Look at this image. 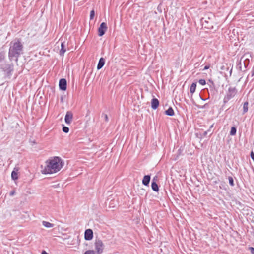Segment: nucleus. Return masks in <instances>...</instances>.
<instances>
[{"label": "nucleus", "mask_w": 254, "mask_h": 254, "mask_svg": "<svg viewBox=\"0 0 254 254\" xmlns=\"http://www.w3.org/2000/svg\"><path fill=\"white\" fill-rule=\"evenodd\" d=\"M46 166L41 171L44 174H53L59 171L64 165V162L59 157H54L46 162Z\"/></svg>", "instance_id": "1"}, {"label": "nucleus", "mask_w": 254, "mask_h": 254, "mask_svg": "<svg viewBox=\"0 0 254 254\" xmlns=\"http://www.w3.org/2000/svg\"><path fill=\"white\" fill-rule=\"evenodd\" d=\"M23 53V45L19 39H14L10 42L8 52L10 60L18 61V57Z\"/></svg>", "instance_id": "2"}, {"label": "nucleus", "mask_w": 254, "mask_h": 254, "mask_svg": "<svg viewBox=\"0 0 254 254\" xmlns=\"http://www.w3.org/2000/svg\"><path fill=\"white\" fill-rule=\"evenodd\" d=\"M238 91L236 87H229L228 91L226 92V94L225 96L223 102L225 104L227 103L230 99L234 98L237 94Z\"/></svg>", "instance_id": "3"}, {"label": "nucleus", "mask_w": 254, "mask_h": 254, "mask_svg": "<svg viewBox=\"0 0 254 254\" xmlns=\"http://www.w3.org/2000/svg\"><path fill=\"white\" fill-rule=\"evenodd\" d=\"M95 248L96 254H101L104 250V244L100 239H97L95 242Z\"/></svg>", "instance_id": "4"}, {"label": "nucleus", "mask_w": 254, "mask_h": 254, "mask_svg": "<svg viewBox=\"0 0 254 254\" xmlns=\"http://www.w3.org/2000/svg\"><path fill=\"white\" fill-rule=\"evenodd\" d=\"M107 24L105 22L101 23L99 27L98 28V35L99 36H102L105 33V32L107 30Z\"/></svg>", "instance_id": "5"}, {"label": "nucleus", "mask_w": 254, "mask_h": 254, "mask_svg": "<svg viewBox=\"0 0 254 254\" xmlns=\"http://www.w3.org/2000/svg\"><path fill=\"white\" fill-rule=\"evenodd\" d=\"M93 232L92 229H88L85 231L84 239L85 240L90 241L93 239Z\"/></svg>", "instance_id": "6"}, {"label": "nucleus", "mask_w": 254, "mask_h": 254, "mask_svg": "<svg viewBox=\"0 0 254 254\" xmlns=\"http://www.w3.org/2000/svg\"><path fill=\"white\" fill-rule=\"evenodd\" d=\"M59 88L62 91H65L66 89L67 81L65 79L62 78L59 81Z\"/></svg>", "instance_id": "7"}, {"label": "nucleus", "mask_w": 254, "mask_h": 254, "mask_svg": "<svg viewBox=\"0 0 254 254\" xmlns=\"http://www.w3.org/2000/svg\"><path fill=\"white\" fill-rule=\"evenodd\" d=\"M73 118V114L71 112L68 111L65 116L64 120L65 122L67 124H70Z\"/></svg>", "instance_id": "8"}, {"label": "nucleus", "mask_w": 254, "mask_h": 254, "mask_svg": "<svg viewBox=\"0 0 254 254\" xmlns=\"http://www.w3.org/2000/svg\"><path fill=\"white\" fill-rule=\"evenodd\" d=\"M151 104V108L155 110L158 108L159 104V102L157 98H154L152 99Z\"/></svg>", "instance_id": "9"}, {"label": "nucleus", "mask_w": 254, "mask_h": 254, "mask_svg": "<svg viewBox=\"0 0 254 254\" xmlns=\"http://www.w3.org/2000/svg\"><path fill=\"white\" fill-rule=\"evenodd\" d=\"M13 70V65L10 64H7L5 67L3 68V70L6 72L8 74H10Z\"/></svg>", "instance_id": "10"}, {"label": "nucleus", "mask_w": 254, "mask_h": 254, "mask_svg": "<svg viewBox=\"0 0 254 254\" xmlns=\"http://www.w3.org/2000/svg\"><path fill=\"white\" fill-rule=\"evenodd\" d=\"M150 181V176L149 175L144 176L142 180V184L145 186H148Z\"/></svg>", "instance_id": "11"}, {"label": "nucleus", "mask_w": 254, "mask_h": 254, "mask_svg": "<svg viewBox=\"0 0 254 254\" xmlns=\"http://www.w3.org/2000/svg\"><path fill=\"white\" fill-rule=\"evenodd\" d=\"M151 188L152 189L156 192H157L159 190L158 186L156 182L155 181V178H154L152 181Z\"/></svg>", "instance_id": "12"}, {"label": "nucleus", "mask_w": 254, "mask_h": 254, "mask_svg": "<svg viewBox=\"0 0 254 254\" xmlns=\"http://www.w3.org/2000/svg\"><path fill=\"white\" fill-rule=\"evenodd\" d=\"M105 64V59L103 58H101L97 64V68L99 70L103 67Z\"/></svg>", "instance_id": "13"}, {"label": "nucleus", "mask_w": 254, "mask_h": 254, "mask_svg": "<svg viewBox=\"0 0 254 254\" xmlns=\"http://www.w3.org/2000/svg\"><path fill=\"white\" fill-rule=\"evenodd\" d=\"M165 114L170 116H173L174 115V112L173 108L172 107H169L165 111Z\"/></svg>", "instance_id": "14"}, {"label": "nucleus", "mask_w": 254, "mask_h": 254, "mask_svg": "<svg viewBox=\"0 0 254 254\" xmlns=\"http://www.w3.org/2000/svg\"><path fill=\"white\" fill-rule=\"evenodd\" d=\"M66 51V48L64 44V43H62L61 44V49L60 51V55H64V53Z\"/></svg>", "instance_id": "15"}, {"label": "nucleus", "mask_w": 254, "mask_h": 254, "mask_svg": "<svg viewBox=\"0 0 254 254\" xmlns=\"http://www.w3.org/2000/svg\"><path fill=\"white\" fill-rule=\"evenodd\" d=\"M43 225L46 228H51L54 226V224L49 222L43 221L42 222Z\"/></svg>", "instance_id": "16"}, {"label": "nucleus", "mask_w": 254, "mask_h": 254, "mask_svg": "<svg viewBox=\"0 0 254 254\" xmlns=\"http://www.w3.org/2000/svg\"><path fill=\"white\" fill-rule=\"evenodd\" d=\"M196 83H192L190 86V92L193 94L196 90Z\"/></svg>", "instance_id": "17"}, {"label": "nucleus", "mask_w": 254, "mask_h": 254, "mask_svg": "<svg viewBox=\"0 0 254 254\" xmlns=\"http://www.w3.org/2000/svg\"><path fill=\"white\" fill-rule=\"evenodd\" d=\"M248 102H245L244 104H243V114H245L246 113H247L248 111Z\"/></svg>", "instance_id": "18"}, {"label": "nucleus", "mask_w": 254, "mask_h": 254, "mask_svg": "<svg viewBox=\"0 0 254 254\" xmlns=\"http://www.w3.org/2000/svg\"><path fill=\"white\" fill-rule=\"evenodd\" d=\"M11 178L13 180H16L18 178V174L15 171H13L11 173Z\"/></svg>", "instance_id": "19"}, {"label": "nucleus", "mask_w": 254, "mask_h": 254, "mask_svg": "<svg viewBox=\"0 0 254 254\" xmlns=\"http://www.w3.org/2000/svg\"><path fill=\"white\" fill-rule=\"evenodd\" d=\"M236 128L235 127H232L231 128L230 134L231 135H235L236 133Z\"/></svg>", "instance_id": "20"}, {"label": "nucleus", "mask_w": 254, "mask_h": 254, "mask_svg": "<svg viewBox=\"0 0 254 254\" xmlns=\"http://www.w3.org/2000/svg\"><path fill=\"white\" fill-rule=\"evenodd\" d=\"M249 62H250V61L248 58H246L244 60L243 64H244V65L245 69H246L247 66H248V65L249 64Z\"/></svg>", "instance_id": "21"}, {"label": "nucleus", "mask_w": 254, "mask_h": 254, "mask_svg": "<svg viewBox=\"0 0 254 254\" xmlns=\"http://www.w3.org/2000/svg\"><path fill=\"white\" fill-rule=\"evenodd\" d=\"M228 180H229V183L230 185L231 186H234V183L233 178L232 177L229 176L228 177Z\"/></svg>", "instance_id": "22"}, {"label": "nucleus", "mask_w": 254, "mask_h": 254, "mask_svg": "<svg viewBox=\"0 0 254 254\" xmlns=\"http://www.w3.org/2000/svg\"><path fill=\"white\" fill-rule=\"evenodd\" d=\"M83 254H96V253L94 250H89L85 251Z\"/></svg>", "instance_id": "23"}, {"label": "nucleus", "mask_w": 254, "mask_h": 254, "mask_svg": "<svg viewBox=\"0 0 254 254\" xmlns=\"http://www.w3.org/2000/svg\"><path fill=\"white\" fill-rule=\"evenodd\" d=\"M4 58V54L3 52H0V63L3 61Z\"/></svg>", "instance_id": "24"}, {"label": "nucleus", "mask_w": 254, "mask_h": 254, "mask_svg": "<svg viewBox=\"0 0 254 254\" xmlns=\"http://www.w3.org/2000/svg\"><path fill=\"white\" fill-rule=\"evenodd\" d=\"M244 58V56L242 57L239 62V63L237 64V67L238 68H239L240 70H242V63H241V60Z\"/></svg>", "instance_id": "25"}, {"label": "nucleus", "mask_w": 254, "mask_h": 254, "mask_svg": "<svg viewBox=\"0 0 254 254\" xmlns=\"http://www.w3.org/2000/svg\"><path fill=\"white\" fill-rule=\"evenodd\" d=\"M63 131L65 133H68L69 132V128L67 127L63 126L62 128Z\"/></svg>", "instance_id": "26"}, {"label": "nucleus", "mask_w": 254, "mask_h": 254, "mask_svg": "<svg viewBox=\"0 0 254 254\" xmlns=\"http://www.w3.org/2000/svg\"><path fill=\"white\" fill-rule=\"evenodd\" d=\"M94 16H95V11L94 10H92L90 11V19H93L94 17Z\"/></svg>", "instance_id": "27"}, {"label": "nucleus", "mask_w": 254, "mask_h": 254, "mask_svg": "<svg viewBox=\"0 0 254 254\" xmlns=\"http://www.w3.org/2000/svg\"><path fill=\"white\" fill-rule=\"evenodd\" d=\"M198 82L200 84L202 85H205L206 84V81L204 79H200L199 81H198Z\"/></svg>", "instance_id": "28"}, {"label": "nucleus", "mask_w": 254, "mask_h": 254, "mask_svg": "<svg viewBox=\"0 0 254 254\" xmlns=\"http://www.w3.org/2000/svg\"><path fill=\"white\" fill-rule=\"evenodd\" d=\"M102 116L104 117V119L105 120V121H106V122L108 121V116L107 114H103Z\"/></svg>", "instance_id": "29"}, {"label": "nucleus", "mask_w": 254, "mask_h": 254, "mask_svg": "<svg viewBox=\"0 0 254 254\" xmlns=\"http://www.w3.org/2000/svg\"><path fill=\"white\" fill-rule=\"evenodd\" d=\"M249 249L250 251L251 254H254V248L250 247H249Z\"/></svg>", "instance_id": "30"}, {"label": "nucleus", "mask_w": 254, "mask_h": 254, "mask_svg": "<svg viewBox=\"0 0 254 254\" xmlns=\"http://www.w3.org/2000/svg\"><path fill=\"white\" fill-rule=\"evenodd\" d=\"M250 156L253 160L254 161V153L253 151L251 152Z\"/></svg>", "instance_id": "31"}, {"label": "nucleus", "mask_w": 254, "mask_h": 254, "mask_svg": "<svg viewBox=\"0 0 254 254\" xmlns=\"http://www.w3.org/2000/svg\"><path fill=\"white\" fill-rule=\"evenodd\" d=\"M15 191L14 190H12L10 191V193H9V195L11 196H12L14 195L15 194Z\"/></svg>", "instance_id": "32"}, {"label": "nucleus", "mask_w": 254, "mask_h": 254, "mask_svg": "<svg viewBox=\"0 0 254 254\" xmlns=\"http://www.w3.org/2000/svg\"><path fill=\"white\" fill-rule=\"evenodd\" d=\"M209 68V66H208V65H206V66H204V68H203V70H207V69H208Z\"/></svg>", "instance_id": "33"}, {"label": "nucleus", "mask_w": 254, "mask_h": 254, "mask_svg": "<svg viewBox=\"0 0 254 254\" xmlns=\"http://www.w3.org/2000/svg\"><path fill=\"white\" fill-rule=\"evenodd\" d=\"M251 73H252V76H254V67L253 68Z\"/></svg>", "instance_id": "34"}, {"label": "nucleus", "mask_w": 254, "mask_h": 254, "mask_svg": "<svg viewBox=\"0 0 254 254\" xmlns=\"http://www.w3.org/2000/svg\"><path fill=\"white\" fill-rule=\"evenodd\" d=\"M41 254H49L48 253H47L44 250L42 252Z\"/></svg>", "instance_id": "35"}, {"label": "nucleus", "mask_w": 254, "mask_h": 254, "mask_svg": "<svg viewBox=\"0 0 254 254\" xmlns=\"http://www.w3.org/2000/svg\"><path fill=\"white\" fill-rule=\"evenodd\" d=\"M208 131H209V129H208L207 131H205V132H204V136L206 135H207V132H208Z\"/></svg>", "instance_id": "36"}, {"label": "nucleus", "mask_w": 254, "mask_h": 254, "mask_svg": "<svg viewBox=\"0 0 254 254\" xmlns=\"http://www.w3.org/2000/svg\"><path fill=\"white\" fill-rule=\"evenodd\" d=\"M213 125H212L210 126L209 130H210V129L213 127Z\"/></svg>", "instance_id": "37"}]
</instances>
